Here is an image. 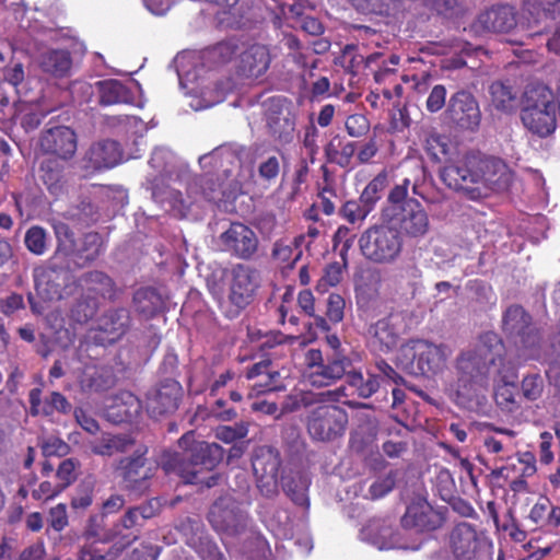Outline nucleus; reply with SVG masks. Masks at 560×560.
I'll return each instance as SVG.
<instances>
[{"mask_svg": "<svg viewBox=\"0 0 560 560\" xmlns=\"http://www.w3.org/2000/svg\"><path fill=\"white\" fill-rule=\"evenodd\" d=\"M440 178L467 199L480 200L493 191L508 189L512 175L503 161L470 152L447 161L440 170Z\"/></svg>", "mask_w": 560, "mask_h": 560, "instance_id": "obj_1", "label": "nucleus"}, {"mask_svg": "<svg viewBox=\"0 0 560 560\" xmlns=\"http://www.w3.org/2000/svg\"><path fill=\"white\" fill-rule=\"evenodd\" d=\"M179 451L165 452L162 467L167 474H174L186 483L202 485L212 488L221 476L212 472L221 463L224 450L217 443L196 440L192 432L178 440Z\"/></svg>", "mask_w": 560, "mask_h": 560, "instance_id": "obj_2", "label": "nucleus"}, {"mask_svg": "<svg viewBox=\"0 0 560 560\" xmlns=\"http://www.w3.org/2000/svg\"><path fill=\"white\" fill-rule=\"evenodd\" d=\"M504 343L493 331L481 334L472 348L456 358L457 395L471 398L488 385L490 370L504 360Z\"/></svg>", "mask_w": 560, "mask_h": 560, "instance_id": "obj_3", "label": "nucleus"}, {"mask_svg": "<svg viewBox=\"0 0 560 560\" xmlns=\"http://www.w3.org/2000/svg\"><path fill=\"white\" fill-rule=\"evenodd\" d=\"M410 180L405 178L394 186L387 197V205L382 209V220L396 228L400 235L422 238L430 231L429 214L416 198L409 197Z\"/></svg>", "mask_w": 560, "mask_h": 560, "instance_id": "obj_4", "label": "nucleus"}, {"mask_svg": "<svg viewBox=\"0 0 560 560\" xmlns=\"http://www.w3.org/2000/svg\"><path fill=\"white\" fill-rule=\"evenodd\" d=\"M166 175L161 174L154 177L151 183L152 198L170 209L176 210L180 215H185L192 203L200 201L215 202L222 199L223 183L207 172L201 175L194 176L187 185V200L183 198L180 191L164 185Z\"/></svg>", "mask_w": 560, "mask_h": 560, "instance_id": "obj_5", "label": "nucleus"}, {"mask_svg": "<svg viewBox=\"0 0 560 560\" xmlns=\"http://www.w3.org/2000/svg\"><path fill=\"white\" fill-rule=\"evenodd\" d=\"M502 331L513 343L517 357L524 361L538 360L542 352L541 328L533 322L532 315L520 304H511L502 314Z\"/></svg>", "mask_w": 560, "mask_h": 560, "instance_id": "obj_6", "label": "nucleus"}, {"mask_svg": "<svg viewBox=\"0 0 560 560\" xmlns=\"http://www.w3.org/2000/svg\"><path fill=\"white\" fill-rule=\"evenodd\" d=\"M523 126L534 136L547 138L556 131L557 116L553 93L545 84L526 86L521 107Z\"/></svg>", "mask_w": 560, "mask_h": 560, "instance_id": "obj_7", "label": "nucleus"}, {"mask_svg": "<svg viewBox=\"0 0 560 560\" xmlns=\"http://www.w3.org/2000/svg\"><path fill=\"white\" fill-rule=\"evenodd\" d=\"M362 256L377 265L395 262L402 252V236L398 230L383 221L362 232L358 241Z\"/></svg>", "mask_w": 560, "mask_h": 560, "instance_id": "obj_8", "label": "nucleus"}, {"mask_svg": "<svg viewBox=\"0 0 560 560\" xmlns=\"http://www.w3.org/2000/svg\"><path fill=\"white\" fill-rule=\"evenodd\" d=\"M348 423L347 410L334 404H320L312 407L305 419L310 438L320 443H332L341 439L347 431Z\"/></svg>", "mask_w": 560, "mask_h": 560, "instance_id": "obj_9", "label": "nucleus"}, {"mask_svg": "<svg viewBox=\"0 0 560 560\" xmlns=\"http://www.w3.org/2000/svg\"><path fill=\"white\" fill-rule=\"evenodd\" d=\"M148 446L135 445L132 454L117 463L124 489L131 495L141 497L149 492L156 468L147 458Z\"/></svg>", "mask_w": 560, "mask_h": 560, "instance_id": "obj_10", "label": "nucleus"}, {"mask_svg": "<svg viewBox=\"0 0 560 560\" xmlns=\"http://www.w3.org/2000/svg\"><path fill=\"white\" fill-rule=\"evenodd\" d=\"M260 284L259 271L255 268L237 264L231 270L226 315L234 318L253 301Z\"/></svg>", "mask_w": 560, "mask_h": 560, "instance_id": "obj_11", "label": "nucleus"}, {"mask_svg": "<svg viewBox=\"0 0 560 560\" xmlns=\"http://www.w3.org/2000/svg\"><path fill=\"white\" fill-rule=\"evenodd\" d=\"M282 465L278 448L261 445L255 448L252 466L257 479V487L266 498H273L279 492V471Z\"/></svg>", "mask_w": 560, "mask_h": 560, "instance_id": "obj_12", "label": "nucleus"}, {"mask_svg": "<svg viewBox=\"0 0 560 560\" xmlns=\"http://www.w3.org/2000/svg\"><path fill=\"white\" fill-rule=\"evenodd\" d=\"M208 520L215 530L231 536L245 533L248 525L246 512L230 494L221 495L212 503Z\"/></svg>", "mask_w": 560, "mask_h": 560, "instance_id": "obj_13", "label": "nucleus"}, {"mask_svg": "<svg viewBox=\"0 0 560 560\" xmlns=\"http://www.w3.org/2000/svg\"><path fill=\"white\" fill-rule=\"evenodd\" d=\"M34 281L37 292L48 300L61 299L63 291L67 294L72 293L71 289H67L70 284L75 288L78 284V278L72 275L69 267L52 259H49L46 266L34 269Z\"/></svg>", "mask_w": 560, "mask_h": 560, "instance_id": "obj_14", "label": "nucleus"}, {"mask_svg": "<svg viewBox=\"0 0 560 560\" xmlns=\"http://www.w3.org/2000/svg\"><path fill=\"white\" fill-rule=\"evenodd\" d=\"M444 120L460 130H476L481 121V112L476 97L466 90L455 92L448 100Z\"/></svg>", "mask_w": 560, "mask_h": 560, "instance_id": "obj_15", "label": "nucleus"}, {"mask_svg": "<svg viewBox=\"0 0 560 560\" xmlns=\"http://www.w3.org/2000/svg\"><path fill=\"white\" fill-rule=\"evenodd\" d=\"M524 27L518 24L517 12L509 4H495L481 11L471 24L476 34H513Z\"/></svg>", "mask_w": 560, "mask_h": 560, "instance_id": "obj_16", "label": "nucleus"}, {"mask_svg": "<svg viewBox=\"0 0 560 560\" xmlns=\"http://www.w3.org/2000/svg\"><path fill=\"white\" fill-rule=\"evenodd\" d=\"M49 119L46 128L40 132L37 147L44 154L57 156L59 160H71L77 151L78 137L75 131L63 125H51Z\"/></svg>", "mask_w": 560, "mask_h": 560, "instance_id": "obj_17", "label": "nucleus"}, {"mask_svg": "<svg viewBox=\"0 0 560 560\" xmlns=\"http://www.w3.org/2000/svg\"><path fill=\"white\" fill-rule=\"evenodd\" d=\"M219 240L224 252L242 260H252L259 247L256 233L242 222H232Z\"/></svg>", "mask_w": 560, "mask_h": 560, "instance_id": "obj_18", "label": "nucleus"}, {"mask_svg": "<svg viewBox=\"0 0 560 560\" xmlns=\"http://www.w3.org/2000/svg\"><path fill=\"white\" fill-rule=\"evenodd\" d=\"M183 398V387L173 378H165L148 394L147 410L152 418L175 412Z\"/></svg>", "mask_w": 560, "mask_h": 560, "instance_id": "obj_19", "label": "nucleus"}, {"mask_svg": "<svg viewBox=\"0 0 560 560\" xmlns=\"http://www.w3.org/2000/svg\"><path fill=\"white\" fill-rule=\"evenodd\" d=\"M266 126L270 137L281 144L294 137L295 119L285 100H271L266 112Z\"/></svg>", "mask_w": 560, "mask_h": 560, "instance_id": "obj_20", "label": "nucleus"}, {"mask_svg": "<svg viewBox=\"0 0 560 560\" xmlns=\"http://www.w3.org/2000/svg\"><path fill=\"white\" fill-rule=\"evenodd\" d=\"M178 529L186 537V544L190 546L202 560H225L219 546L203 533L199 518L186 517L180 521Z\"/></svg>", "mask_w": 560, "mask_h": 560, "instance_id": "obj_21", "label": "nucleus"}, {"mask_svg": "<svg viewBox=\"0 0 560 560\" xmlns=\"http://www.w3.org/2000/svg\"><path fill=\"white\" fill-rule=\"evenodd\" d=\"M560 14V0H525L522 16L527 21V30L537 27L534 32L526 33V38L540 36L547 32L546 20H555Z\"/></svg>", "mask_w": 560, "mask_h": 560, "instance_id": "obj_22", "label": "nucleus"}, {"mask_svg": "<svg viewBox=\"0 0 560 560\" xmlns=\"http://www.w3.org/2000/svg\"><path fill=\"white\" fill-rule=\"evenodd\" d=\"M444 523V516L441 512L434 510L425 500L412 502L401 518L405 528L417 532H431L441 527Z\"/></svg>", "mask_w": 560, "mask_h": 560, "instance_id": "obj_23", "label": "nucleus"}, {"mask_svg": "<svg viewBox=\"0 0 560 560\" xmlns=\"http://www.w3.org/2000/svg\"><path fill=\"white\" fill-rule=\"evenodd\" d=\"M447 357L446 346L420 341L413 354L417 364L413 373L423 376L434 375L444 369Z\"/></svg>", "mask_w": 560, "mask_h": 560, "instance_id": "obj_24", "label": "nucleus"}, {"mask_svg": "<svg viewBox=\"0 0 560 560\" xmlns=\"http://www.w3.org/2000/svg\"><path fill=\"white\" fill-rule=\"evenodd\" d=\"M351 360L340 352L326 355V361L317 370L310 373V383L315 387L330 386L346 375Z\"/></svg>", "mask_w": 560, "mask_h": 560, "instance_id": "obj_25", "label": "nucleus"}, {"mask_svg": "<svg viewBox=\"0 0 560 560\" xmlns=\"http://www.w3.org/2000/svg\"><path fill=\"white\" fill-rule=\"evenodd\" d=\"M498 373L500 382L494 387L495 405L504 413H514L521 408L516 397L517 372L515 368H510L500 369Z\"/></svg>", "mask_w": 560, "mask_h": 560, "instance_id": "obj_26", "label": "nucleus"}, {"mask_svg": "<svg viewBox=\"0 0 560 560\" xmlns=\"http://www.w3.org/2000/svg\"><path fill=\"white\" fill-rule=\"evenodd\" d=\"M370 347L380 353H388L398 343L399 335L396 331L392 317H384L371 324L366 331Z\"/></svg>", "mask_w": 560, "mask_h": 560, "instance_id": "obj_27", "label": "nucleus"}, {"mask_svg": "<svg viewBox=\"0 0 560 560\" xmlns=\"http://www.w3.org/2000/svg\"><path fill=\"white\" fill-rule=\"evenodd\" d=\"M450 545L456 560H472L478 546L474 526L466 522L457 524L450 535Z\"/></svg>", "mask_w": 560, "mask_h": 560, "instance_id": "obj_28", "label": "nucleus"}, {"mask_svg": "<svg viewBox=\"0 0 560 560\" xmlns=\"http://www.w3.org/2000/svg\"><path fill=\"white\" fill-rule=\"evenodd\" d=\"M79 285L83 287L86 292L95 293L110 302L117 301L121 294V290L116 285L115 281L108 275L100 270L82 273L78 278L77 287Z\"/></svg>", "mask_w": 560, "mask_h": 560, "instance_id": "obj_29", "label": "nucleus"}, {"mask_svg": "<svg viewBox=\"0 0 560 560\" xmlns=\"http://www.w3.org/2000/svg\"><path fill=\"white\" fill-rule=\"evenodd\" d=\"M122 158L119 143L114 140H102L93 143L86 152L85 159L94 170L112 168Z\"/></svg>", "mask_w": 560, "mask_h": 560, "instance_id": "obj_30", "label": "nucleus"}, {"mask_svg": "<svg viewBox=\"0 0 560 560\" xmlns=\"http://www.w3.org/2000/svg\"><path fill=\"white\" fill-rule=\"evenodd\" d=\"M135 312L145 318H152L165 308V300L162 293L153 287H141L132 295Z\"/></svg>", "mask_w": 560, "mask_h": 560, "instance_id": "obj_31", "label": "nucleus"}, {"mask_svg": "<svg viewBox=\"0 0 560 560\" xmlns=\"http://www.w3.org/2000/svg\"><path fill=\"white\" fill-rule=\"evenodd\" d=\"M270 65L267 48L262 45H253L242 52L238 71L246 78L257 79L265 74Z\"/></svg>", "mask_w": 560, "mask_h": 560, "instance_id": "obj_32", "label": "nucleus"}, {"mask_svg": "<svg viewBox=\"0 0 560 560\" xmlns=\"http://www.w3.org/2000/svg\"><path fill=\"white\" fill-rule=\"evenodd\" d=\"M131 326L130 311L126 307H113L104 312L97 322L100 331L107 334L110 340L121 338Z\"/></svg>", "mask_w": 560, "mask_h": 560, "instance_id": "obj_33", "label": "nucleus"}, {"mask_svg": "<svg viewBox=\"0 0 560 560\" xmlns=\"http://www.w3.org/2000/svg\"><path fill=\"white\" fill-rule=\"evenodd\" d=\"M38 67L52 78H65L71 72L72 58L68 50L49 49L39 55Z\"/></svg>", "mask_w": 560, "mask_h": 560, "instance_id": "obj_34", "label": "nucleus"}, {"mask_svg": "<svg viewBox=\"0 0 560 560\" xmlns=\"http://www.w3.org/2000/svg\"><path fill=\"white\" fill-rule=\"evenodd\" d=\"M52 229L57 245L54 256L50 259L58 261L62 258H71L75 264L78 242L74 238V233L68 224L61 221H54Z\"/></svg>", "mask_w": 560, "mask_h": 560, "instance_id": "obj_35", "label": "nucleus"}, {"mask_svg": "<svg viewBox=\"0 0 560 560\" xmlns=\"http://www.w3.org/2000/svg\"><path fill=\"white\" fill-rule=\"evenodd\" d=\"M96 85L101 105L130 104L133 101L132 92L118 80H104Z\"/></svg>", "mask_w": 560, "mask_h": 560, "instance_id": "obj_36", "label": "nucleus"}, {"mask_svg": "<svg viewBox=\"0 0 560 560\" xmlns=\"http://www.w3.org/2000/svg\"><path fill=\"white\" fill-rule=\"evenodd\" d=\"M144 525V520L135 506L126 510L115 525V535H121L122 539L126 540L122 548L138 539L139 533Z\"/></svg>", "mask_w": 560, "mask_h": 560, "instance_id": "obj_37", "label": "nucleus"}, {"mask_svg": "<svg viewBox=\"0 0 560 560\" xmlns=\"http://www.w3.org/2000/svg\"><path fill=\"white\" fill-rule=\"evenodd\" d=\"M310 483L311 481L306 475L298 472L283 478L282 489L294 504L308 509L307 490Z\"/></svg>", "mask_w": 560, "mask_h": 560, "instance_id": "obj_38", "label": "nucleus"}, {"mask_svg": "<svg viewBox=\"0 0 560 560\" xmlns=\"http://www.w3.org/2000/svg\"><path fill=\"white\" fill-rule=\"evenodd\" d=\"M136 441L127 434L107 435L91 445L92 453L101 456H113L133 448Z\"/></svg>", "mask_w": 560, "mask_h": 560, "instance_id": "obj_39", "label": "nucleus"}, {"mask_svg": "<svg viewBox=\"0 0 560 560\" xmlns=\"http://www.w3.org/2000/svg\"><path fill=\"white\" fill-rule=\"evenodd\" d=\"M65 162L51 155L40 162L38 170L39 178L51 191H56L59 188L65 177Z\"/></svg>", "mask_w": 560, "mask_h": 560, "instance_id": "obj_40", "label": "nucleus"}, {"mask_svg": "<svg viewBox=\"0 0 560 560\" xmlns=\"http://www.w3.org/2000/svg\"><path fill=\"white\" fill-rule=\"evenodd\" d=\"M491 104L502 113H512L516 108V93L510 85L501 81L493 82L490 88Z\"/></svg>", "mask_w": 560, "mask_h": 560, "instance_id": "obj_41", "label": "nucleus"}, {"mask_svg": "<svg viewBox=\"0 0 560 560\" xmlns=\"http://www.w3.org/2000/svg\"><path fill=\"white\" fill-rule=\"evenodd\" d=\"M101 244L102 237L98 233L89 232L84 234L80 243H78L75 265L84 267L94 261L100 256Z\"/></svg>", "mask_w": 560, "mask_h": 560, "instance_id": "obj_42", "label": "nucleus"}, {"mask_svg": "<svg viewBox=\"0 0 560 560\" xmlns=\"http://www.w3.org/2000/svg\"><path fill=\"white\" fill-rule=\"evenodd\" d=\"M100 303L96 298L90 294H82L73 302L69 316L77 324L83 325L94 318Z\"/></svg>", "mask_w": 560, "mask_h": 560, "instance_id": "obj_43", "label": "nucleus"}, {"mask_svg": "<svg viewBox=\"0 0 560 560\" xmlns=\"http://www.w3.org/2000/svg\"><path fill=\"white\" fill-rule=\"evenodd\" d=\"M366 532L371 536L372 542L381 550L399 547L392 526L384 522H371L366 527Z\"/></svg>", "mask_w": 560, "mask_h": 560, "instance_id": "obj_44", "label": "nucleus"}, {"mask_svg": "<svg viewBox=\"0 0 560 560\" xmlns=\"http://www.w3.org/2000/svg\"><path fill=\"white\" fill-rule=\"evenodd\" d=\"M429 7L439 16L447 21H456L467 12L465 3L460 0H429Z\"/></svg>", "mask_w": 560, "mask_h": 560, "instance_id": "obj_45", "label": "nucleus"}, {"mask_svg": "<svg viewBox=\"0 0 560 560\" xmlns=\"http://www.w3.org/2000/svg\"><path fill=\"white\" fill-rule=\"evenodd\" d=\"M65 217L78 223L89 225L97 220L96 207L88 199H82L66 211Z\"/></svg>", "mask_w": 560, "mask_h": 560, "instance_id": "obj_46", "label": "nucleus"}, {"mask_svg": "<svg viewBox=\"0 0 560 560\" xmlns=\"http://www.w3.org/2000/svg\"><path fill=\"white\" fill-rule=\"evenodd\" d=\"M24 244L28 252L36 256H42L48 247V235L44 228L39 225L31 226L24 236Z\"/></svg>", "mask_w": 560, "mask_h": 560, "instance_id": "obj_47", "label": "nucleus"}, {"mask_svg": "<svg viewBox=\"0 0 560 560\" xmlns=\"http://www.w3.org/2000/svg\"><path fill=\"white\" fill-rule=\"evenodd\" d=\"M397 477L398 471L390 469L384 476L375 479L369 488L366 498L371 500H378L388 494L395 488Z\"/></svg>", "mask_w": 560, "mask_h": 560, "instance_id": "obj_48", "label": "nucleus"}, {"mask_svg": "<svg viewBox=\"0 0 560 560\" xmlns=\"http://www.w3.org/2000/svg\"><path fill=\"white\" fill-rule=\"evenodd\" d=\"M545 389V382L539 373H529L521 382L522 396L527 401H536L541 398Z\"/></svg>", "mask_w": 560, "mask_h": 560, "instance_id": "obj_49", "label": "nucleus"}, {"mask_svg": "<svg viewBox=\"0 0 560 560\" xmlns=\"http://www.w3.org/2000/svg\"><path fill=\"white\" fill-rule=\"evenodd\" d=\"M117 377L110 366H98L90 376L89 386L96 392L107 390L116 385Z\"/></svg>", "mask_w": 560, "mask_h": 560, "instance_id": "obj_50", "label": "nucleus"}, {"mask_svg": "<svg viewBox=\"0 0 560 560\" xmlns=\"http://www.w3.org/2000/svg\"><path fill=\"white\" fill-rule=\"evenodd\" d=\"M71 404L61 393L51 392L43 402L42 415L49 417L52 416L56 411L66 415L71 411Z\"/></svg>", "mask_w": 560, "mask_h": 560, "instance_id": "obj_51", "label": "nucleus"}, {"mask_svg": "<svg viewBox=\"0 0 560 560\" xmlns=\"http://www.w3.org/2000/svg\"><path fill=\"white\" fill-rule=\"evenodd\" d=\"M387 182L386 175H377L364 188L360 196L361 202L370 206L372 210L375 202L380 199V192L385 188Z\"/></svg>", "mask_w": 560, "mask_h": 560, "instance_id": "obj_52", "label": "nucleus"}, {"mask_svg": "<svg viewBox=\"0 0 560 560\" xmlns=\"http://www.w3.org/2000/svg\"><path fill=\"white\" fill-rule=\"evenodd\" d=\"M372 210L370 206H366L364 202H361L359 199L347 201L340 212L345 219H347L350 223H355L358 221H363Z\"/></svg>", "mask_w": 560, "mask_h": 560, "instance_id": "obj_53", "label": "nucleus"}, {"mask_svg": "<svg viewBox=\"0 0 560 560\" xmlns=\"http://www.w3.org/2000/svg\"><path fill=\"white\" fill-rule=\"evenodd\" d=\"M396 0H359L355 9L364 14L387 15Z\"/></svg>", "mask_w": 560, "mask_h": 560, "instance_id": "obj_54", "label": "nucleus"}, {"mask_svg": "<svg viewBox=\"0 0 560 560\" xmlns=\"http://www.w3.org/2000/svg\"><path fill=\"white\" fill-rule=\"evenodd\" d=\"M248 433L245 423H235L234 425H221L215 430V438L224 443H232L236 440L244 439Z\"/></svg>", "mask_w": 560, "mask_h": 560, "instance_id": "obj_55", "label": "nucleus"}, {"mask_svg": "<svg viewBox=\"0 0 560 560\" xmlns=\"http://www.w3.org/2000/svg\"><path fill=\"white\" fill-rule=\"evenodd\" d=\"M102 527H103V517L98 515L90 516L88 521V525L85 526V529L83 532V536L86 539H94L100 542H108L113 539L115 533L112 534H102Z\"/></svg>", "mask_w": 560, "mask_h": 560, "instance_id": "obj_56", "label": "nucleus"}, {"mask_svg": "<svg viewBox=\"0 0 560 560\" xmlns=\"http://www.w3.org/2000/svg\"><path fill=\"white\" fill-rule=\"evenodd\" d=\"M40 448L45 457L66 456L69 453V445L60 438L50 436L40 443Z\"/></svg>", "mask_w": 560, "mask_h": 560, "instance_id": "obj_57", "label": "nucleus"}, {"mask_svg": "<svg viewBox=\"0 0 560 560\" xmlns=\"http://www.w3.org/2000/svg\"><path fill=\"white\" fill-rule=\"evenodd\" d=\"M342 277V268L339 262L329 264L317 284V290L325 291L327 287L337 285Z\"/></svg>", "mask_w": 560, "mask_h": 560, "instance_id": "obj_58", "label": "nucleus"}, {"mask_svg": "<svg viewBox=\"0 0 560 560\" xmlns=\"http://www.w3.org/2000/svg\"><path fill=\"white\" fill-rule=\"evenodd\" d=\"M370 129V122L364 115H350L346 120V130L349 136L359 138L364 136Z\"/></svg>", "mask_w": 560, "mask_h": 560, "instance_id": "obj_59", "label": "nucleus"}, {"mask_svg": "<svg viewBox=\"0 0 560 560\" xmlns=\"http://www.w3.org/2000/svg\"><path fill=\"white\" fill-rule=\"evenodd\" d=\"M74 462L71 458L65 459L59 465L56 477L58 479V483L61 489H66L68 486H70L75 480V474H74Z\"/></svg>", "mask_w": 560, "mask_h": 560, "instance_id": "obj_60", "label": "nucleus"}, {"mask_svg": "<svg viewBox=\"0 0 560 560\" xmlns=\"http://www.w3.org/2000/svg\"><path fill=\"white\" fill-rule=\"evenodd\" d=\"M345 300L339 294H330L327 301L326 316L332 323H339L343 318Z\"/></svg>", "mask_w": 560, "mask_h": 560, "instance_id": "obj_61", "label": "nucleus"}, {"mask_svg": "<svg viewBox=\"0 0 560 560\" xmlns=\"http://www.w3.org/2000/svg\"><path fill=\"white\" fill-rule=\"evenodd\" d=\"M280 173V163L277 156H269L258 166V174L265 182H273Z\"/></svg>", "mask_w": 560, "mask_h": 560, "instance_id": "obj_62", "label": "nucleus"}, {"mask_svg": "<svg viewBox=\"0 0 560 560\" xmlns=\"http://www.w3.org/2000/svg\"><path fill=\"white\" fill-rule=\"evenodd\" d=\"M446 102V89L442 84H438L433 86L431 90L428 100H427V109L430 113H436L445 106Z\"/></svg>", "mask_w": 560, "mask_h": 560, "instance_id": "obj_63", "label": "nucleus"}, {"mask_svg": "<svg viewBox=\"0 0 560 560\" xmlns=\"http://www.w3.org/2000/svg\"><path fill=\"white\" fill-rule=\"evenodd\" d=\"M71 560H106V553L96 548L94 544H84Z\"/></svg>", "mask_w": 560, "mask_h": 560, "instance_id": "obj_64", "label": "nucleus"}]
</instances>
